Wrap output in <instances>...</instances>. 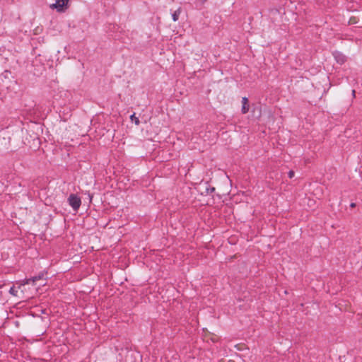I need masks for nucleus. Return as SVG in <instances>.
<instances>
[{
	"instance_id": "f257e3e1",
	"label": "nucleus",
	"mask_w": 362,
	"mask_h": 362,
	"mask_svg": "<svg viewBox=\"0 0 362 362\" xmlns=\"http://www.w3.org/2000/svg\"><path fill=\"white\" fill-rule=\"evenodd\" d=\"M68 203L74 211H77L81 206V201L76 194H71L68 197Z\"/></svg>"
},
{
	"instance_id": "f03ea898",
	"label": "nucleus",
	"mask_w": 362,
	"mask_h": 362,
	"mask_svg": "<svg viewBox=\"0 0 362 362\" xmlns=\"http://www.w3.org/2000/svg\"><path fill=\"white\" fill-rule=\"evenodd\" d=\"M68 2L69 0H56V2L50 5V7L57 9V11H63Z\"/></svg>"
},
{
	"instance_id": "7ed1b4c3",
	"label": "nucleus",
	"mask_w": 362,
	"mask_h": 362,
	"mask_svg": "<svg viewBox=\"0 0 362 362\" xmlns=\"http://www.w3.org/2000/svg\"><path fill=\"white\" fill-rule=\"evenodd\" d=\"M333 55L337 63L343 64L346 62V57L341 52H334Z\"/></svg>"
},
{
	"instance_id": "20e7f679",
	"label": "nucleus",
	"mask_w": 362,
	"mask_h": 362,
	"mask_svg": "<svg viewBox=\"0 0 362 362\" xmlns=\"http://www.w3.org/2000/svg\"><path fill=\"white\" fill-rule=\"evenodd\" d=\"M242 103H243V105H242L241 112L243 114H246L247 112H248L249 109H250L248 98L246 97H243L242 98Z\"/></svg>"
},
{
	"instance_id": "39448f33",
	"label": "nucleus",
	"mask_w": 362,
	"mask_h": 362,
	"mask_svg": "<svg viewBox=\"0 0 362 362\" xmlns=\"http://www.w3.org/2000/svg\"><path fill=\"white\" fill-rule=\"evenodd\" d=\"M44 273H41L39 275L37 276H35L30 279H26V281L25 282V284H30V282H33V284L35 283L37 281L40 280V279H42L44 278Z\"/></svg>"
},
{
	"instance_id": "423d86ee",
	"label": "nucleus",
	"mask_w": 362,
	"mask_h": 362,
	"mask_svg": "<svg viewBox=\"0 0 362 362\" xmlns=\"http://www.w3.org/2000/svg\"><path fill=\"white\" fill-rule=\"evenodd\" d=\"M181 13V8H179L176 11H174V13L172 14L173 20L174 21H177L179 18V16Z\"/></svg>"
},
{
	"instance_id": "0eeeda50",
	"label": "nucleus",
	"mask_w": 362,
	"mask_h": 362,
	"mask_svg": "<svg viewBox=\"0 0 362 362\" xmlns=\"http://www.w3.org/2000/svg\"><path fill=\"white\" fill-rule=\"evenodd\" d=\"M9 293L14 296H17V293L18 291L16 290L15 287L14 286H12L10 290H9Z\"/></svg>"
},
{
	"instance_id": "6e6552de",
	"label": "nucleus",
	"mask_w": 362,
	"mask_h": 362,
	"mask_svg": "<svg viewBox=\"0 0 362 362\" xmlns=\"http://www.w3.org/2000/svg\"><path fill=\"white\" fill-rule=\"evenodd\" d=\"M295 173L293 170H290L288 173L289 178H293L294 177Z\"/></svg>"
},
{
	"instance_id": "1a4fd4ad",
	"label": "nucleus",
	"mask_w": 362,
	"mask_h": 362,
	"mask_svg": "<svg viewBox=\"0 0 362 362\" xmlns=\"http://www.w3.org/2000/svg\"><path fill=\"white\" fill-rule=\"evenodd\" d=\"M349 24H354V23H356V18L355 17H353V18H351L349 21Z\"/></svg>"
},
{
	"instance_id": "9d476101",
	"label": "nucleus",
	"mask_w": 362,
	"mask_h": 362,
	"mask_svg": "<svg viewBox=\"0 0 362 362\" xmlns=\"http://www.w3.org/2000/svg\"><path fill=\"white\" fill-rule=\"evenodd\" d=\"M197 2L199 3L200 4H204L207 0H195Z\"/></svg>"
},
{
	"instance_id": "9b49d317",
	"label": "nucleus",
	"mask_w": 362,
	"mask_h": 362,
	"mask_svg": "<svg viewBox=\"0 0 362 362\" xmlns=\"http://www.w3.org/2000/svg\"><path fill=\"white\" fill-rule=\"evenodd\" d=\"M220 362H235V361L233 360H227V361L221 360Z\"/></svg>"
},
{
	"instance_id": "f8f14e48",
	"label": "nucleus",
	"mask_w": 362,
	"mask_h": 362,
	"mask_svg": "<svg viewBox=\"0 0 362 362\" xmlns=\"http://www.w3.org/2000/svg\"><path fill=\"white\" fill-rule=\"evenodd\" d=\"M355 93H356L355 90H352V95H353V97H354V98L355 97Z\"/></svg>"
},
{
	"instance_id": "ddd939ff",
	"label": "nucleus",
	"mask_w": 362,
	"mask_h": 362,
	"mask_svg": "<svg viewBox=\"0 0 362 362\" xmlns=\"http://www.w3.org/2000/svg\"><path fill=\"white\" fill-rule=\"evenodd\" d=\"M350 206H351V207H355L356 206V204L355 203H351Z\"/></svg>"
},
{
	"instance_id": "4468645a",
	"label": "nucleus",
	"mask_w": 362,
	"mask_h": 362,
	"mask_svg": "<svg viewBox=\"0 0 362 362\" xmlns=\"http://www.w3.org/2000/svg\"><path fill=\"white\" fill-rule=\"evenodd\" d=\"M135 123H136V124H139V119H136V120H135Z\"/></svg>"
}]
</instances>
